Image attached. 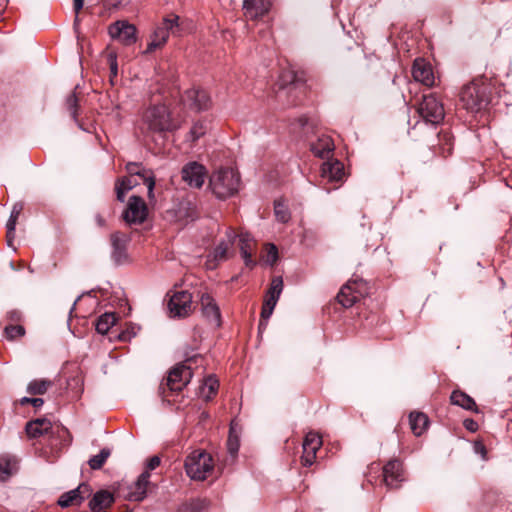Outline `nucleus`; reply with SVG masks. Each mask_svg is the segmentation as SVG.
Wrapping results in <instances>:
<instances>
[{
  "label": "nucleus",
  "mask_w": 512,
  "mask_h": 512,
  "mask_svg": "<svg viewBox=\"0 0 512 512\" xmlns=\"http://www.w3.org/2000/svg\"><path fill=\"white\" fill-rule=\"evenodd\" d=\"M181 127V121L172 116L165 104L149 106L142 115L141 132L145 137L154 135L164 137L167 132H173Z\"/></svg>",
  "instance_id": "obj_1"
},
{
  "label": "nucleus",
  "mask_w": 512,
  "mask_h": 512,
  "mask_svg": "<svg viewBox=\"0 0 512 512\" xmlns=\"http://www.w3.org/2000/svg\"><path fill=\"white\" fill-rule=\"evenodd\" d=\"M491 84L484 78H477L463 86L460 101L470 112L485 109L491 101Z\"/></svg>",
  "instance_id": "obj_2"
},
{
  "label": "nucleus",
  "mask_w": 512,
  "mask_h": 512,
  "mask_svg": "<svg viewBox=\"0 0 512 512\" xmlns=\"http://www.w3.org/2000/svg\"><path fill=\"white\" fill-rule=\"evenodd\" d=\"M241 180L238 171L233 168H220L209 180L212 193L218 199H227L238 193Z\"/></svg>",
  "instance_id": "obj_3"
},
{
  "label": "nucleus",
  "mask_w": 512,
  "mask_h": 512,
  "mask_svg": "<svg viewBox=\"0 0 512 512\" xmlns=\"http://www.w3.org/2000/svg\"><path fill=\"white\" fill-rule=\"evenodd\" d=\"M184 466L192 480L203 481L212 474L214 460L206 451L195 450L186 457Z\"/></svg>",
  "instance_id": "obj_4"
},
{
  "label": "nucleus",
  "mask_w": 512,
  "mask_h": 512,
  "mask_svg": "<svg viewBox=\"0 0 512 512\" xmlns=\"http://www.w3.org/2000/svg\"><path fill=\"white\" fill-rule=\"evenodd\" d=\"M367 294V283L362 279H354L342 286L337 295V300L343 307L349 308Z\"/></svg>",
  "instance_id": "obj_5"
},
{
  "label": "nucleus",
  "mask_w": 512,
  "mask_h": 512,
  "mask_svg": "<svg viewBox=\"0 0 512 512\" xmlns=\"http://www.w3.org/2000/svg\"><path fill=\"white\" fill-rule=\"evenodd\" d=\"M417 110L425 122L433 125L441 123L445 116L443 104L434 94L423 96Z\"/></svg>",
  "instance_id": "obj_6"
},
{
  "label": "nucleus",
  "mask_w": 512,
  "mask_h": 512,
  "mask_svg": "<svg viewBox=\"0 0 512 512\" xmlns=\"http://www.w3.org/2000/svg\"><path fill=\"white\" fill-rule=\"evenodd\" d=\"M178 20L179 17L175 15L165 18L162 26L157 27L151 35L145 53H152L156 49L163 47L169 38V31L178 26Z\"/></svg>",
  "instance_id": "obj_7"
},
{
  "label": "nucleus",
  "mask_w": 512,
  "mask_h": 512,
  "mask_svg": "<svg viewBox=\"0 0 512 512\" xmlns=\"http://www.w3.org/2000/svg\"><path fill=\"white\" fill-rule=\"evenodd\" d=\"M191 378V367L186 363L178 364L169 371L166 387L171 392H179L190 382Z\"/></svg>",
  "instance_id": "obj_8"
},
{
  "label": "nucleus",
  "mask_w": 512,
  "mask_h": 512,
  "mask_svg": "<svg viewBox=\"0 0 512 512\" xmlns=\"http://www.w3.org/2000/svg\"><path fill=\"white\" fill-rule=\"evenodd\" d=\"M148 216V208L145 201L133 195L129 198L123 218L128 224H142Z\"/></svg>",
  "instance_id": "obj_9"
},
{
  "label": "nucleus",
  "mask_w": 512,
  "mask_h": 512,
  "mask_svg": "<svg viewBox=\"0 0 512 512\" xmlns=\"http://www.w3.org/2000/svg\"><path fill=\"white\" fill-rule=\"evenodd\" d=\"M136 32V27L125 20L116 21L108 27L110 37L126 46L136 42Z\"/></svg>",
  "instance_id": "obj_10"
},
{
  "label": "nucleus",
  "mask_w": 512,
  "mask_h": 512,
  "mask_svg": "<svg viewBox=\"0 0 512 512\" xmlns=\"http://www.w3.org/2000/svg\"><path fill=\"white\" fill-rule=\"evenodd\" d=\"M171 317H186L192 312V295L187 291L175 292L168 303Z\"/></svg>",
  "instance_id": "obj_11"
},
{
  "label": "nucleus",
  "mask_w": 512,
  "mask_h": 512,
  "mask_svg": "<svg viewBox=\"0 0 512 512\" xmlns=\"http://www.w3.org/2000/svg\"><path fill=\"white\" fill-rule=\"evenodd\" d=\"M383 483L389 489H397L405 480L403 464L398 459H392L383 466Z\"/></svg>",
  "instance_id": "obj_12"
},
{
  "label": "nucleus",
  "mask_w": 512,
  "mask_h": 512,
  "mask_svg": "<svg viewBox=\"0 0 512 512\" xmlns=\"http://www.w3.org/2000/svg\"><path fill=\"white\" fill-rule=\"evenodd\" d=\"M283 290V280L281 277H274L271 281L270 288L266 293L264 298L261 318L263 320H268L272 315L274 308L278 302L280 294Z\"/></svg>",
  "instance_id": "obj_13"
},
{
  "label": "nucleus",
  "mask_w": 512,
  "mask_h": 512,
  "mask_svg": "<svg viewBox=\"0 0 512 512\" xmlns=\"http://www.w3.org/2000/svg\"><path fill=\"white\" fill-rule=\"evenodd\" d=\"M271 0H243V13L247 20H262L271 10Z\"/></svg>",
  "instance_id": "obj_14"
},
{
  "label": "nucleus",
  "mask_w": 512,
  "mask_h": 512,
  "mask_svg": "<svg viewBox=\"0 0 512 512\" xmlns=\"http://www.w3.org/2000/svg\"><path fill=\"white\" fill-rule=\"evenodd\" d=\"M322 443V438L316 432L310 431L306 434L302 444L301 462L303 466L309 467L315 462L317 451L321 448Z\"/></svg>",
  "instance_id": "obj_15"
},
{
  "label": "nucleus",
  "mask_w": 512,
  "mask_h": 512,
  "mask_svg": "<svg viewBox=\"0 0 512 512\" xmlns=\"http://www.w3.org/2000/svg\"><path fill=\"white\" fill-rule=\"evenodd\" d=\"M184 105L196 111L205 110L210 105V97L205 90L191 88L186 90L182 96Z\"/></svg>",
  "instance_id": "obj_16"
},
{
  "label": "nucleus",
  "mask_w": 512,
  "mask_h": 512,
  "mask_svg": "<svg viewBox=\"0 0 512 512\" xmlns=\"http://www.w3.org/2000/svg\"><path fill=\"white\" fill-rule=\"evenodd\" d=\"M412 76L415 81L431 87L435 83L433 69L430 63L423 58H417L413 62Z\"/></svg>",
  "instance_id": "obj_17"
},
{
  "label": "nucleus",
  "mask_w": 512,
  "mask_h": 512,
  "mask_svg": "<svg viewBox=\"0 0 512 512\" xmlns=\"http://www.w3.org/2000/svg\"><path fill=\"white\" fill-rule=\"evenodd\" d=\"M200 305L206 320L217 327L220 326L221 312L215 299L209 293L203 292L200 296Z\"/></svg>",
  "instance_id": "obj_18"
},
{
  "label": "nucleus",
  "mask_w": 512,
  "mask_h": 512,
  "mask_svg": "<svg viewBox=\"0 0 512 512\" xmlns=\"http://www.w3.org/2000/svg\"><path fill=\"white\" fill-rule=\"evenodd\" d=\"M182 179L190 187L201 188L205 181L206 171L204 166L191 162L182 168Z\"/></svg>",
  "instance_id": "obj_19"
},
{
  "label": "nucleus",
  "mask_w": 512,
  "mask_h": 512,
  "mask_svg": "<svg viewBox=\"0 0 512 512\" xmlns=\"http://www.w3.org/2000/svg\"><path fill=\"white\" fill-rule=\"evenodd\" d=\"M150 476L151 474L148 471L142 472L136 482L128 487V492L125 497L129 501H142L146 497L151 484L149 481Z\"/></svg>",
  "instance_id": "obj_20"
},
{
  "label": "nucleus",
  "mask_w": 512,
  "mask_h": 512,
  "mask_svg": "<svg viewBox=\"0 0 512 512\" xmlns=\"http://www.w3.org/2000/svg\"><path fill=\"white\" fill-rule=\"evenodd\" d=\"M88 493V485L80 484L76 489L63 493L58 500V504L63 508L78 506L84 501L85 494Z\"/></svg>",
  "instance_id": "obj_21"
},
{
  "label": "nucleus",
  "mask_w": 512,
  "mask_h": 512,
  "mask_svg": "<svg viewBox=\"0 0 512 512\" xmlns=\"http://www.w3.org/2000/svg\"><path fill=\"white\" fill-rule=\"evenodd\" d=\"M126 170L129 176L139 177L143 180V183L147 186L148 198L152 200L154 198L155 187V178L153 173L146 169H141L137 163H128Z\"/></svg>",
  "instance_id": "obj_22"
},
{
  "label": "nucleus",
  "mask_w": 512,
  "mask_h": 512,
  "mask_svg": "<svg viewBox=\"0 0 512 512\" xmlns=\"http://www.w3.org/2000/svg\"><path fill=\"white\" fill-rule=\"evenodd\" d=\"M345 176L344 165L338 160L327 161L322 164L321 177L329 182L342 181Z\"/></svg>",
  "instance_id": "obj_23"
},
{
  "label": "nucleus",
  "mask_w": 512,
  "mask_h": 512,
  "mask_svg": "<svg viewBox=\"0 0 512 512\" xmlns=\"http://www.w3.org/2000/svg\"><path fill=\"white\" fill-rule=\"evenodd\" d=\"M171 219L184 225L194 219L195 209L189 201H181L175 208L168 211Z\"/></svg>",
  "instance_id": "obj_24"
},
{
  "label": "nucleus",
  "mask_w": 512,
  "mask_h": 512,
  "mask_svg": "<svg viewBox=\"0 0 512 512\" xmlns=\"http://www.w3.org/2000/svg\"><path fill=\"white\" fill-rule=\"evenodd\" d=\"M236 237L235 232L232 229H229L227 231V241L220 242L216 248L214 249L212 256L213 261L215 263L211 264V261L209 260V267L215 268L217 264L221 261H225L228 259V250L230 246H232L234 239Z\"/></svg>",
  "instance_id": "obj_25"
},
{
  "label": "nucleus",
  "mask_w": 512,
  "mask_h": 512,
  "mask_svg": "<svg viewBox=\"0 0 512 512\" xmlns=\"http://www.w3.org/2000/svg\"><path fill=\"white\" fill-rule=\"evenodd\" d=\"M52 423L46 418H38L26 424V433L30 438H38L49 433Z\"/></svg>",
  "instance_id": "obj_26"
},
{
  "label": "nucleus",
  "mask_w": 512,
  "mask_h": 512,
  "mask_svg": "<svg viewBox=\"0 0 512 512\" xmlns=\"http://www.w3.org/2000/svg\"><path fill=\"white\" fill-rule=\"evenodd\" d=\"M334 142L328 135H322L311 143V151L313 154L320 158L328 157L334 150Z\"/></svg>",
  "instance_id": "obj_27"
},
{
  "label": "nucleus",
  "mask_w": 512,
  "mask_h": 512,
  "mask_svg": "<svg viewBox=\"0 0 512 512\" xmlns=\"http://www.w3.org/2000/svg\"><path fill=\"white\" fill-rule=\"evenodd\" d=\"M114 502L113 494L107 490L98 491L91 501L89 502V507L92 511L95 510H104L109 508Z\"/></svg>",
  "instance_id": "obj_28"
},
{
  "label": "nucleus",
  "mask_w": 512,
  "mask_h": 512,
  "mask_svg": "<svg viewBox=\"0 0 512 512\" xmlns=\"http://www.w3.org/2000/svg\"><path fill=\"white\" fill-rule=\"evenodd\" d=\"M254 247L255 242L249 234L240 235V252L242 258L244 259L245 265L248 267H253L255 265V262L252 260Z\"/></svg>",
  "instance_id": "obj_29"
},
{
  "label": "nucleus",
  "mask_w": 512,
  "mask_h": 512,
  "mask_svg": "<svg viewBox=\"0 0 512 512\" xmlns=\"http://www.w3.org/2000/svg\"><path fill=\"white\" fill-rule=\"evenodd\" d=\"M450 400L453 405L460 406L465 410L478 412L474 399L460 390H454L450 396Z\"/></svg>",
  "instance_id": "obj_30"
},
{
  "label": "nucleus",
  "mask_w": 512,
  "mask_h": 512,
  "mask_svg": "<svg viewBox=\"0 0 512 512\" xmlns=\"http://www.w3.org/2000/svg\"><path fill=\"white\" fill-rule=\"evenodd\" d=\"M410 428L415 436H421L427 429L428 417L421 412H412L409 415Z\"/></svg>",
  "instance_id": "obj_31"
},
{
  "label": "nucleus",
  "mask_w": 512,
  "mask_h": 512,
  "mask_svg": "<svg viewBox=\"0 0 512 512\" xmlns=\"http://www.w3.org/2000/svg\"><path fill=\"white\" fill-rule=\"evenodd\" d=\"M138 184L139 182L137 180V177L127 176L123 177L122 179H119L115 185L117 199L123 202L126 193Z\"/></svg>",
  "instance_id": "obj_32"
},
{
  "label": "nucleus",
  "mask_w": 512,
  "mask_h": 512,
  "mask_svg": "<svg viewBox=\"0 0 512 512\" xmlns=\"http://www.w3.org/2000/svg\"><path fill=\"white\" fill-rule=\"evenodd\" d=\"M17 460L12 457L0 458V480L6 481L11 475L17 471Z\"/></svg>",
  "instance_id": "obj_33"
},
{
  "label": "nucleus",
  "mask_w": 512,
  "mask_h": 512,
  "mask_svg": "<svg viewBox=\"0 0 512 512\" xmlns=\"http://www.w3.org/2000/svg\"><path fill=\"white\" fill-rule=\"evenodd\" d=\"M219 382L215 377L209 376L200 387V395L205 400H210L217 392Z\"/></svg>",
  "instance_id": "obj_34"
},
{
  "label": "nucleus",
  "mask_w": 512,
  "mask_h": 512,
  "mask_svg": "<svg viewBox=\"0 0 512 512\" xmlns=\"http://www.w3.org/2000/svg\"><path fill=\"white\" fill-rule=\"evenodd\" d=\"M116 315L114 313H104L96 321V331L100 334H106L116 323Z\"/></svg>",
  "instance_id": "obj_35"
},
{
  "label": "nucleus",
  "mask_w": 512,
  "mask_h": 512,
  "mask_svg": "<svg viewBox=\"0 0 512 512\" xmlns=\"http://www.w3.org/2000/svg\"><path fill=\"white\" fill-rule=\"evenodd\" d=\"M52 386V382L47 379H35L27 385V392L31 395H43Z\"/></svg>",
  "instance_id": "obj_36"
},
{
  "label": "nucleus",
  "mask_w": 512,
  "mask_h": 512,
  "mask_svg": "<svg viewBox=\"0 0 512 512\" xmlns=\"http://www.w3.org/2000/svg\"><path fill=\"white\" fill-rule=\"evenodd\" d=\"M109 456L110 450L106 448L102 449L99 454L90 458L88 462L90 468L93 470L100 469L104 465Z\"/></svg>",
  "instance_id": "obj_37"
},
{
  "label": "nucleus",
  "mask_w": 512,
  "mask_h": 512,
  "mask_svg": "<svg viewBox=\"0 0 512 512\" xmlns=\"http://www.w3.org/2000/svg\"><path fill=\"white\" fill-rule=\"evenodd\" d=\"M206 130H207L206 124L203 121H197L192 125V127L188 133V139L191 142H195L196 140H198L201 136H203L206 133Z\"/></svg>",
  "instance_id": "obj_38"
},
{
  "label": "nucleus",
  "mask_w": 512,
  "mask_h": 512,
  "mask_svg": "<svg viewBox=\"0 0 512 512\" xmlns=\"http://www.w3.org/2000/svg\"><path fill=\"white\" fill-rule=\"evenodd\" d=\"M4 332L7 339L14 340L18 337L24 336L25 329L21 325H9L6 326Z\"/></svg>",
  "instance_id": "obj_39"
},
{
  "label": "nucleus",
  "mask_w": 512,
  "mask_h": 512,
  "mask_svg": "<svg viewBox=\"0 0 512 512\" xmlns=\"http://www.w3.org/2000/svg\"><path fill=\"white\" fill-rule=\"evenodd\" d=\"M274 210H275V215H276V218L282 222V223H286L289 221L290 219V213L286 207L285 204L281 203V202H276L275 203V207H274Z\"/></svg>",
  "instance_id": "obj_40"
},
{
  "label": "nucleus",
  "mask_w": 512,
  "mask_h": 512,
  "mask_svg": "<svg viewBox=\"0 0 512 512\" xmlns=\"http://www.w3.org/2000/svg\"><path fill=\"white\" fill-rule=\"evenodd\" d=\"M67 109L70 112L71 116L76 119L77 117V106L78 99L75 94L70 95L66 100Z\"/></svg>",
  "instance_id": "obj_41"
},
{
  "label": "nucleus",
  "mask_w": 512,
  "mask_h": 512,
  "mask_svg": "<svg viewBox=\"0 0 512 512\" xmlns=\"http://www.w3.org/2000/svg\"><path fill=\"white\" fill-rule=\"evenodd\" d=\"M227 448L231 456H235L239 450V440L237 436H233L231 433L227 441Z\"/></svg>",
  "instance_id": "obj_42"
},
{
  "label": "nucleus",
  "mask_w": 512,
  "mask_h": 512,
  "mask_svg": "<svg viewBox=\"0 0 512 512\" xmlns=\"http://www.w3.org/2000/svg\"><path fill=\"white\" fill-rule=\"evenodd\" d=\"M20 210L21 209L18 208L17 206L13 207L10 218L6 224V228H10V231L16 229V224H17L18 217L20 215Z\"/></svg>",
  "instance_id": "obj_43"
},
{
  "label": "nucleus",
  "mask_w": 512,
  "mask_h": 512,
  "mask_svg": "<svg viewBox=\"0 0 512 512\" xmlns=\"http://www.w3.org/2000/svg\"><path fill=\"white\" fill-rule=\"evenodd\" d=\"M277 258H278V251H277L276 246H274L272 244L269 245L267 247L266 262H268L269 264L273 265L277 261Z\"/></svg>",
  "instance_id": "obj_44"
},
{
  "label": "nucleus",
  "mask_w": 512,
  "mask_h": 512,
  "mask_svg": "<svg viewBox=\"0 0 512 512\" xmlns=\"http://www.w3.org/2000/svg\"><path fill=\"white\" fill-rule=\"evenodd\" d=\"M111 241H112V245L114 246V248L117 250H120L123 246L124 238L121 234L114 233L111 236Z\"/></svg>",
  "instance_id": "obj_45"
},
{
  "label": "nucleus",
  "mask_w": 512,
  "mask_h": 512,
  "mask_svg": "<svg viewBox=\"0 0 512 512\" xmlns=\"http://www.w3.org/2000/svg\"><path fill=\"white\" fill-rule=\"evenodd\" d=\"M160 462L161 460L158 456L151 457L147 462L145 471H148L150 473L151 470H154L160 465Z\"/></svg>",
  "instance_id": "obj_46"
},
{
  "label": "nucleus",
  "mask_w": 512,
  "mask_h": 512,
  "mask_svg": "<svg viewBox=\"0 0 512 512\" xmlns=\"http://www.w3.org/2000/svg\"><path fill=\"white\" fill-rule=\"evenodd\" d=\"M110 71L113 76L117 75V60L116 55L114 53H110L108 56Z\"/></svg>",
  "instance_id": "obj_47"
},
{
  "label": "nucleus",
  "mask_w": 512,
  "mask_h": 512,
  "mask_svg": "<svg viewBox=\"0 0 512 512\" xmlns=\"http://www.w3.org/2000/svg\"><path fill=\"white\" fill-rule=\"evenodd\" d=\"M463 424L464 427L471 432H475L478 429V424L473 419H466Z\"/></svg>",
  "instance_id": "obj_48"
},
{
  "label": "nucleus",
  "mask_w": 512,
  "mask_h": 512,
  "mask_svg": "<svg viewBox=\"0 0 512 512\" xmlns=\"http://www.w3.org/2000/svg\"><path fill=\"white\" fill-rule=\"evenodd\" d=\"M136 335V332L134 331V328H132V331H123L120 335H119V338L120 340L122 341H129L133 336Z\"/></svg>",
  "instance_id": "obj_49"
},
{
  "label": "nucleus",
  "mask_w": 512,
  "mask_h": 512,
  "mask_svg": "<svg viewBox=\"0 0 512 512\" xmlns=\"http://www.w3.org/2000/svg\"><path fill=\"white\" fill-rule=\"evenodd\" d=\"M74 4V11L76 14L80 12V10L83 8L84 0H73Z\"/></svg>",
  "instance_id": "obj_50"
},
{
  "label": "nucleus",
  "mask_w": 512,
  "mask_h": 512,
  "mask_svg": "<svg viewBox=\"0 0 512 512\" xmlns=\"http://www.w3.org/2000/svg\"><path fill=\"white\" fill-rule=\"evenodd\" d=\"M15 238V230H11L10 228H7V242L9 246H12V242Z\"/></svg>",
  "instance_id": "obj_51"
},
{
  "label": "nucleus",
  "mask_w": 512,
  "mask_h": 512,
  "mask_svg": "<svg viewBox=\"0 0 512 512\" xmlns=\"http://www.w3.org/2000/svg\"><path fill=\"white\" fill-rule=\"evenodd\" d=\"M44 404L42 398H32L31 405L35 408H40Z\"/></svg>",
  "instance_id": "obj_52"
},
{
  "label": "nucleus",
  "mask_w": 512,
  "mask_h": 512,
  "mask_svg": "<svg viewBox=\"0 0 512 512\" xmlns=\"http://www.w3.org/2000/svg\"><path fill=\"white\" fill-rule=\"evenodd\" d=\"M32 398L30 397H23L20 399L21 405L31 404Z\"/></svg>",
  "instance_id": "obj_53"
},
{
  "label": "nucleus",
  "mask_w": 512,
  "mask_h": 512,
  "mask_svg": "<svg viewBox=\"0 0 512 512\" xmlns=\"http://www.w3.org/2000/svg\"><path fill=\"white\" fill-rule=\"evenodd\" d=\"M7 3V0H0V7H3Z\"/></svg>",
  "instance_id": "obj_54"
},
{
  "label": "nucleus",
  "mask_w": 512,
  "mask_h": 512,
  "mask_svg": "<svg viewBox=\"0 0 512 512\" xmlns=\"http://www.w3.org/2000/svg\"><path fill=\"white\" fill-rule=\"evenodd\" d=\"M447 145H448L447 153H448V154H450V152H451V145H450V144H448V143H447Z\"/></svg>",
  "instance_id": "obj_55"
},
{
  "label": "nucleus",
  "mask_w": 512,
  "mask_h": 512,
  "mask_svg": "<svg viewBox=\"0 0 512 512\" xmlns=\"http://www.w3.org/2000/svg\"><path fill=\"white\" fill-rule=\"evenodd\" d=\"M288 89H289V91L291 92L292 90H294V89H295V87H294V86H290Z\"/></svg>",
  "instance_id": "obj_56"
},
{
  "label": "nucleus",
  "mask_w": 512,
  "mask_h": 512,
  "mask_svg": "<svg viewBox=\"0 0 512 512\" xmlns=\"http://www.w3.org/2000/svg\"><path fill=\"white\" fill-rule=\"evenodd\" d=\"M481 451H482V453H485V448H484V446H481Z\"/></svg>",
  "instance_id": "obj_57"
}]
</instances>
